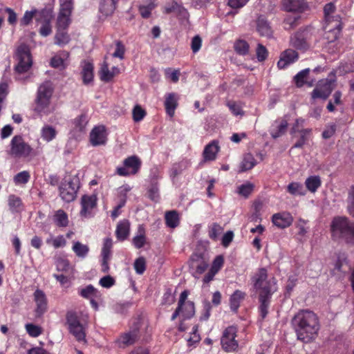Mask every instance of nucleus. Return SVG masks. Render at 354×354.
Returning <instances> with one entry per match:
<instances>
[{"label": "nucleus", "mask_w": 354, "mask_h": 354, "mask_svg": "<svg viewBox=\"0 0 354 354\" xmlns=\"http://www.w3.org/2000/svg\"><path fill=\"white\" fill-rule=\"evenodd\" d=\"M292 324L297 339L305 343L316 338L320 327L317 316L310 310L299 312L294 317Z\"/></svg>", "instance_id": "obj_1"}, {"label": "nucleus", "mask_w": 354, "mask_h": 354, "mask_svg": "<svg viewBox=\"0 0 354 354\" xmlns=\"http://www.w3.org/2000/svg\"><path fill=\"white\" fill-rule=\"evenodd\" d=\"M331 233L334 239H342L354 245V222L345 216L334 218L331 223Z\"/></svg>", "instance_id": "obj_2"}, {"label": "nucleus", "mask_w": 354, "mask_h": 354, "mask_svg": "<svg viewBox=\"0 0 354 354\" xmlns=\"http://www.w3.org/2000/svg\"><path fill=\"white\" fill-rule=\"evenodd\" d=\"M252 284L259 295H273L277 290V280L274 277L268 278V270L265 268H259L251 277Z\"/></svg>", "instance_id": "obj_3"}, {"label": "nucleus", "mask_w": 354, "mask_h": 354, "mask_svg": "<svg viewBox=\"0 0 354 354\" xmlns=\"http://www.w3.org/2000/svg\"><path fill=\"white\" fill-rule=\"evenodd\" d=\"M16 59L17 64L15 67L17 74L15 80L25 83L28 81L29 76H24L23 74L26 73L32 65L30 48L27 45L22 44L18 46L16 51Z\"/></svg>", "instance_id": "obj_4"}, {"label": "nucleus", "mask_w": 354, "mask_h": 354, "mask_svg": "<svg viewBox=\"0 0 354 354\" xmlns=\"http://www.w3.org/2000/svg\"><path fill=\"white\" fill-rule=\"evenodd\" d=\"M66 319L70 333L75 337L77 341L85 342V328L80 323L77 313L73 310L68 311L66 313Z\"/></svg>", "instance_id": "obj_5"}, {"label": "nucleus", "mask_w": 354, "mask_h": 354, "mask_svg": "<svg viewBox=\"0 0 354 354\" xmlns=\"http://www.w3.org/2000/svg\"><path fill=\"white\" fill-rule=\"evenodd\" d=\"M79 188V178L76 176L73 177L68 181L62 182L59 187V196L64 202H72L76 198Z\"/></svg>", "instance_id": "obj_6"}, {"label": "nucleus", "mask_w": 354, "mask_h": 354, "mask_svg": "<svg viewBox=\"0 0 354 354\" xmlns=\"http://www.w3.org/2000/svg\"><path fill=\"white\" fill-rule=\"evenodd\" d=\"M10 156L14 158H26L30 155L32 149L24 142L22 136H15L10 141Z\"/></svg>", "instance_id": "obj_7"}, {"label": "nucleus", "mask_w": 354, "mask_h": 354, "mask_svg": "<svg viewBox=\"0 0 354 354\" xmlns=\"http://www.w3.org/2000/svg\"><path fill=\"white\" fill-rule=\"evenodd\" d=\"M141 160L137 156H131L125 158L122 166L116 168L115 173L120 176H128L136 174L141 167Z\"/></svg>", "instance_id": "obj_8"}, {"label": "nucleus", "mask_w": 354, "mask_h": 354, "mask_svg": "<svg viewBox=\"0 0 354 354\" xmlns=\"http://www.w3.org/2000/svg\"><path fill=\"white\" fill-rule=\"evenodd\" d=\"M60 9L57 19V29L66 30L71 24V15L73 8V0H59Z\"/></svg>", "instance_id": "obj_9"}, {"label": "nucleus", "mask_w": 354, "mask_h": 354, "mask_svg": "<svg viewBox=\"0 0 354 354\" xmlns=\"http://www.w3.org/2000/svg\"><path fill=\"white\" fill-rule=\"evenodd\" d=\"M236 334L237 328L234 326H230L224 330L221 339V344L224 351L233 352L238 348L239 343L236 339Z\"/></svg>", "instance_id": "obj_10"}, {"label": "nucleus", "mask_w": 354, "mask_h": 354, "mask_svg": "<svg viewBox=\"0 0 354 354\" xmlns=\"http://www.w3.org/2000/svg\"><path fill=\"white\" fill-rule=\"evenodd\" d=\"M311 34L308 28L300 30L292 35L290 38V45L300 50H306L309 48V40Z\"/></svg>", "instance_id": "obj_11"}, {"label": "nucleus", "mask_w": 354, "mask_h": 354, "mask_svg": "<svg viewBox=\"0 0 354 354\" xmlns=\"http://www.w3.org/2000/svg\"><path fill=\"white\" fill-rule=\"evenodd\" d=\"M97 197L96 194L83 195L81 198V210L80 212L82 218H90L95 215V209L97 207Z\"/></svg>", "instance_id": "obj_12"}, {"label": "nucleus", "mask_w": 354, "mask_h": 354, "mask_svg": "<svg viewBox=\"0 0 354 354\" xmlns=\"http://www.w3.org/2000/svg\"><path fill=\"white\" fill-rule=\"evenodd\" d=\"M335 10V6L333 3H328L326 4L324 8L326 21L328 22V24H331L333 21H335L334 28L329 30V33H332L333 35L332 40L337 39L339 37V35L342 28V23L339 21L340 17L339 15H337L335 17L330 16V15L333 13Z\"/></svg>", "instance_id": "obj_13"}, {"label": "nucleus", "mask_w": 354, "mask_h": 354, "mask_svg": "<svg viewBox=\"0 0 354 354\" xmlns=\"http://www.w3.org/2000/svg\"><path fill=\"white\" fill-rule=\"evenodd\" d=\"M33 299L35 303V316L41 317L48 310L47 297L42 290L37 289L33 293Z\"/></svg>", "instance_id": "obj_14"}, {"label": "nucleus", "mask_w": 354, "mask_h": 354, "mask_svg": "<svg viewBox=\"0 0 354 354\" xmlns=\"http://www.w3.org/2000/svg\"><path fill=\"white\" fill-rule=\"evenodd\" d=\"M88 118L86 114H81L75 118L71 122L72 128L70 131L71 137L77 140L85 133L88 123Z\"/></svg>", "instance_id": "obj_15"}, {"label": "nucleus", "mask_w": 354, "mask_h": 354, "mask_svg": "<svg viewBox=\"0 0 354 354\" xmlns=\"http://www.w3.org/2000/svg\"><path fill=\"white\" fill-rule=\"evenodd\" d=\"M107 141V133L104 126L95 127L90 133V142L92 146L104 145Z\"/></svg>", "instance_id": "obj_16"}, {"label": "nucleus", "mask_w": 354, "mask_h": 354, "mask_svg": "<svg viewBox=\"0 0 354 354\" xmlns=\"http://www.w3.org/2000/svg\"><path fill=\"white\" fill-rule=\"evenodd\" d=\"M332 91L333 82L326 80L319 83L313 91L311 95L313 99L326 100L330 95Z\"/></svg>", "instance_id": "obj_17"}, {"label": "nucleus", "mask_w": 354, "mask_h": 354, "mask_svg": "<svg viewBox=\"0 0 354 354\" xmlns=\"http://www.w3.org/2000/svg\"><path fill=\"white\" fill-rule=\"evenodd\" d=\"M283 10L288 12L301 13L308 9L306 0H283Z\"/></svg>", "instance_id": "obj_18"}, {"label": "nucleus", "mask_w": 354, "mask_h": 354, "mask_svg": "<svg viewBox=\"0 0 354 354\" xmlns=\"http://www.w3.org/2000/svg\"><path fill=\"white\" fill-rule=\"evenodd\" d=\"M272 222L278 228L285 229L292 225L293 217L288 212H281L272 215Z\"/></svg>", "instance_id": "obj_19"}, {"label": "nucleus", "mask_w": 354, "mask_h": 354, "mask_svg": "<svg viewBox=\"0 0 354 354\" xmlns=\"http://www.w3.org/2000/svg\"><path fill=\"white\" fill-rule=\"evenodd\" d=\"M299 59V54L293 49H286L281 53L280 59L277 62V66L280 69H283L289 65L295 63Z\"/></svg>", "instance_id": "obj_20"}, {"label": "nucleus", "mask_w": 354, "mask_h": 354, "mask_svg": "<svg viewBox=\"0 0 354 354\" xmlns=\"http://www.w3.org/2000/svg\"><path fill=\"white\" fill-rule=\"evenodd\" d=\"M139 335V330L138 328L130 330L129 331L122 334L116 342L119 347L124 348L127 346L132 345L138 339Z\"/></svg>", "instance_id": "obj_21"}, {"label": "nucleus", "mask_w": 354, "mask_h": 354, "mask_svg": "<svg viewBox=\"0 0 354 354\" xmlns=\"http://www.w3.org/2000/svg\"><path fill=\"white\" fill-rule=\"evenodd\" d=\"M34 111L40 115H48L53 109L50 107V99L36 96Z\"/></svg>", "instance_id": "obj_22"}, {"label": "nucleus", "mask_w": 354, "mask_h": 354, "mask_svg": "<svg viewBox=\"0 0 354 354\" xmlns=\"http://www.w3.org/2000/svg\"><path fill=\"white\" fill-rule=\"evenodd\" d=\"M191 166V162L187 159H183L178 162L172 165L169 171V177L174 184L176 178L178 176L180 175L184 171L187 169Z\"/></svg>", "instance_id": "obj_23"}, {"label": "nucleus", "mask_w": 354, "mask_h": 354, "mask_svg": "<svg viewBox=\"0 0 354 354\" xmlns=\"http://www.w3.org/2000/svg\"><path fill=\"white\" fill-rule=\"evenodd\" d=\"M178 95L175 93H169L165 95V108L166 113L172 118L175 110L178 106Z\"/></svg>", "instance_id": "obj_24"}, {"label": "nucleus", "mask_w": 354, "mask_h": 354, "mask_svg": "<svg viewBox=\"0 0 354 354\" xmlns=\"http://www.w3.org/2000/svg\"><path fill=\"white\" fill-rule=\"evenodd\" d=\"M245 292L236 290L230 297V310L234 313H237L241 303L245 298Z\"/></svg>", "instance_id": "obj_25"}, {"label": "nucleus", "mask_w": 354, "mask_h": 354, "mask_svg": "<svg viewBox=\"0 0 354 354\" xmlns=\"http://www.w3.org/2000/svg\"><path fill=\"white\" fill-rule=\"evenodd\" d=\"M130 223L128 220H123L118 223L115 230L117 239L123 241L127 239L129 235Z\"/></svg>", "instance_id": "obj_26"}, {"label": "nucleus", "mask_w": 354, "mask_h": 354, "mask_svg": "<svg viewBox=\"0 0 354 354\" xmlns=\"http://www.w3.org/2000/svg\"><path fill=\"white\" fill-rule=\"evenodd\" d=\"M272 295H259V316L261 319L263 320L268 313V308L270 304V301Z\"/></svg>", "instance_id": "obj_27"}, {"label": "nucleus", "mask_w": 354, "mask_h": 354, "mask_svg": "<svg viewBox=\"0 0 354 354\" xmlns=\"http://www.w3.org/2000/svg\"><path fill=\"white\" fill-rule=\"evenodd\" d=\"M257 29L261 36L266 37H270L272 36V30L270 26V23L263 16L258 17L257 21Z\"/></svg>", "instance_id": "obj_28"}, {"label": "nucleus", "mask_w": 354, "mask_h": 354, "mask_svg": "<svg viewBox=\"0 0 354 354\" xmlns=\"http://www.w3.org/2000/svg\"><path fill=\"white\" fill-rule=\"evenodd\" d=\"M219 151L218 142L216 140L212 141L205 146L203 151V158L205 161H212L216 159V154Z\"/></svg>", "instance_id": "obj_29"}, {"label": "nucleus", "mask_w": 354, "mask_h": 354, "mask_svg": "<svg viewBox=\"0 0 354 354\" xmlns=\"http://www.w3.org/2000/svg\"><path fill=\"white\" fill-rule=\"evenodd\" d=\"M119 0H101L99 10L104 16L111 15L116 8V4Z\"/></svg>", "instance_id": "obj_30"}, {"label": "nucleus", "mask_w": 354, "mask_h": 354, "mask_svg": "<svg viewBox=\"0 0 354 354\" xmlns=\"http://www.w3.org/2000/svg\"><path fill=\"white\" fill-rule=\"evenodd\" d=\"M288 128V122L286 120L281 122L275 121L270 131V133L274 139L278 138L283 136Z\"/></svg>", "instance_id": "obj_31"}, {"label": "nucleus", "mask_w": 354, "mask_h": 354, "mask_svg": "<svg viewBox=\"0 0 354 354\" xmlns=\"http://www.w3.org/2000/svg\"><path fill=\"white\" fill-rule=\"evenodd\" d=\"M53 221L58 227H66L69 223L68 214L62 209L55 212Z\"/></svg>", "instance_id": "obj_32"}, {"label": "nucleus", "mask_w": 354, "mask_h": 354, "mask_svg": "<svg viewBox=\"0 0 354 354\" xmlns=\"http://www.w3.org/2000/svg\"><path fill=\"white\" fill-rule=\"evenodd\" d=\"M53 91V83L50 81H46L38 87L36 96L51 100Z\"/></svg>", "instance_id": "obj_33"}, {"label": "nucleus", "mask_w": 354, "mask_h": 354, "mask_svg": "<svg viewBox=\"0 0 354 354\" xmlns=\"http://www.w3.org/2000/svg\"><path fill=\"white\" fill-rule=\"evenodd\" d=\"M8 205L11 212H21L24 209V205L20 197L10 194L8 196Z\"/></svg>", "instance_id": "obj_34"}, {"label": "nucleus", "mask_w": 354, "mask_h": 354, "mask_svg": "<svg viewBox=\"0 0 354 354\" xmlns=\"http://www.w3.org/2000/svg\"><path fill=\"white\" fill-rule=\"evenodd\" d=\"M84 84H89L93 80V65L89 62H84L82 71Z\"/></svg>", "instance_id": "obj_35"}, {"label": "nucleus", "mask_w": 354, "mask_h": 354, "mask_svg": "<svg viewBox=\"0 0 354 354\" xmlns=\"http://www.w3.org/2000/svg\"><path fill=\"white\" fill-rule=\"evenodd\" d=\"M165 223L168 227L175 228L180 223V216L177 211H168L165 215Z\"/></svg>", "instance_id": "obj_36"}, {"label": "nucleus", "mask_w": 354, "mask_h": 354, "mask_svg": "<svg viewBox=\"0 0 354 354\" xmlns=\"http://www.w3.org/2000/svg\"><path fill=\"white\" fill-rule=\"evenodd\" d=\"M132 243L137 249H140L145 245V230L142 225H139L137 234L132 239Z\"/></svg>", "instance_id": "obj_37"}, {"label": "nucleus", "mask_w": 354, "mask_h": 354, "mask_svg": "<svg viewBox=\"0 0 354 354\" xmlns=\"http://www.w3.org/2000/svg\"><path fill=\"white\" fill-rule=\"evenodd\" d=\"M305 185L309 192L315 193L322 185L321 178L319 176H310L306 179Z\"/></svg>", "instance_id": "obj_38"}, {"label": "nucleus", "mask_w": 354, "mask_h": 354, "mask_svg": "<svg viewBox=\"0 0 354 354\" xmlns=\"http://www.w3.org/2000/svg\"><path fill=\"white\" fill-rule=\"evenodd\" d=\"M257 164L256 160L251 153H246L240 164V172H243L252 169Z\"/></svg>", "instance_id": "obj_39"}, {"label": "nucleus", "mask_w": 354, "mask_h": 354, "mask_svg": "<svg viewBox=\"0 0 354 354\" xmlns=\"http://www.w3.org/2000/svg\"><path fill=\"white\" fill-rule=\"evenodd\" d=\"M72 250L76 256L81 259L86 258L89 252L88 246L80 241H73Z\"/></svg>", "instance_id": "obj_40"}, {"label": "nucleus", "mask_w": 354, "mask_h": 354, "mask_svg": "<svg viewBox=\"0 0 354 354\" xmlns=\"http://www.w3.org/2000/svg\"><path fill=\"white\" fill-rule=\"evenodd\" d=\"M56 135L57 131L55 129L50 125H44L41 129V137L47 142H49L55 138Z\"/></svg>", "instance_id": "obj_41"}, {"label": "nucleus", "mask_w": 354, "mask_h": 354, "mask_svg": "<svg viewBox=\"0 0 354 354\" xmlns=\"http://www.w3.org/2000/svg\"><path fill=\"white\" fill-rule=\"evenodd\" d=\"M287 192L293 196H304L306 192L302 184L297 182H292L287 186Z\"/></svg>", "instance_id": "obj_42"}, {"label": "nucleus", "mask_w": 354, "mask_h": 354, "mask_svg": "<svg viewBox=\"0 0 354 354\" xmlns=\"http://www.w3.org/2000/svg\"><path fill=\"white\" fill-rule=\"evenodd\" d=\"M36 15V20L41 23L51 22L53 18V11L47 8H44L40 10H37Z\"/></svg>", "instance_id": "obj_43"}, {"label": "nucleus", "mask_w": 354, "mask_h": 354, "mask_svg": "<svg viewBox=\"0 0 354 354\" xmlns=\"http://www.w3.org/2000/svg\"><path fill=\"white\" fill-rule=\"evenodd\" d=\"M55 44L58 46H64L70 41V37L66 30L57 29L55 36Z\"/></svg>", "instance_id": "obj_44"}, {"label": "nucleus", "mask_w": 354, "mask_h": 354, "mask_svg": "<svg viewBox=\"0 0 354 354\" xmlns=\"http://www.w3.org/2000/svg\"><path fill=\"white\" fill-rule=\"evenodd\" d=\"M249 1L250 0H227V5L234 10L227 12V15H236L238 12V10L244 7Z\"/></svg>", "instance_id": "obj_45"}, {"label": "nucleus", "mask_w": 354, "mask_h": 354, "mask_svg": "<svg viewBox=\"0 0 354 354\" xmlns=\"http://www.w3.org/2000/svg\"><path fill=\"white\" fill-rule=\"evenodd\" d=\"M79 294L84 298L90 299L92 297H97L98 290L93 285L89 284L85 288L80 289Z\"/></svg>", "instance_id": "obj_46"}, {"label": "nucleus", "mask_w": 354, "mask_h": 354, "mask_svg": "<svg viewBox=\"0 0 354 354\" xmlns=\"http://www.w3.org/2000/svg\"><path fill=\"white\" fill-rule=\"evenodd\" d=\"M100 77L102 81L105 82H110L114 77L113 73L109 68L106 62H104L99 71Z\"/></svg>", "instance_id": "obj_47"}, {"label": "nucleus", "mask_w": 354, "mask_h": 354, "mask_svg": "<svg viewBox=\"0 0 354 354\" xmlns=\"http://www.w3.org/2000/svg\"><path fill=\"white\" fill-rule=\"evenodd\" d=\"M155 1L156 0H150L147 4H142L140 6L139 11L143 18L147 19L150 17L151 11L156 6Z\"/></svg>", "instance_id": "obj_48"}, {"label": "nucleus", "mask_w": 354, "mask_h": 354, "mask_svg": "<svg viewBox=\"0 0 354 354\" xmlns=\"http://www.w3.org/2000/svg\"><path fill=\"white\" fill-rule=\"evenodd\" d=\"M37 13V8H32L31 10L25 11L23 17L19 20L20 26L24 27L30 25Z\"/></svg>", "instance_id": "obj_49"}, {"label": "nucleus", "mask_w": 354, "mask_h": 354, "mask_svg": "<svg viewBox=\"0 0 354 354\" xmlns=\"http://www.w3.org/2000/svg\"><path fill=\"white\" fill-rule=\"evenodd\" d=\"M182 316L184 319L192 317L195 313L194 304L192 301H187L182 308Z\"/></svg>", "instance_id": "obj_50"}, {"label": "nucleus", "mask_w": 354, "mask_h": 354, "mask_svg": "<svg viewBox=\"0 0 354 354\" xmlns=\"http://www.w3.org/2000/svg\"><path fill=\"white\" fill-rule=\"evenodd\" d=\"M234 47L235 51L239 55H245L249 52V48H250L249 44H248L247 41L242 40V39H239V40L236 41L234 43Z\"/></svg>", "instance_id": "obj_51"}, {"label": "nucleus", "mask_w": 354, "mask_h": 354, "mask_svg": "<svg viewBox=\"0 0 354 354\" xmlns=\"http://www.w3.org/2000/svg\"><path fill=\"white\" fill-rule=\"evenodd\" d=\"M254 187V185L252 183H251L250 182H247V183L242 184L238 187L237 193L239 195H241V196H244L245 198H247L253 192Z\"/></svg>", "instance_id": "obj_52"}, {"label": "nucleus", "mask_w": 354, "mask_h": 354, "mask_svg": "<svg viewBox=\"0 0 354 354\" xmlns=\"http://www.w3.org/2000/svg\"><path fill=\"white\" fill-rule=\"evenodd\" d=\"M25 328L27 333L32 337H37L42 333V328L34 324H26Z\"/></svg>", "instance_id": "obj_53"}, {"label": "nucleus", "mask_w": 354, "mask_h": 354, "mask_svg": "<svg viewBox=\"0 0 354 354\" xmlns=\"http://www.w3.org/2000/svg\"><path fill=\"white\" fill-rule=\"evenodd\" d=\"M222 232L223 227L216 223H214L209 226L208 235L212 240H216Z\"/></svg>", "instance_id": "obj_54"}, {"label": "nucleus", "mask_w": 354, "mask_h": 354, "mask_svg": "<svg viewBox=\"0 0 354 354\" xmlns=\"http://www.w3.org/2000/svg\"><path fill=\"white\" fill-rule=\"evenodd\" d=\"M149 198L155 202H158L160 198L159 187L158 183H152L148 189Z\"/></svg>", "instance_id": "obj_55"}, {"label": "nucleus", "mask_w": 354, "mask_h": 354, "mask_svg": "<svg viewBox=\"0 0 354 354\" xmlns=\"http://www.w3.org/2000/svg\"><path fill=\"white\" fill-rule=\"evenodd\" d=\"M347 203L348 212L354 218V185H352L348 190Z\"/></svg>", "instance_id": "obj_56"}, {"label": "nucleus", "mask_w": 354, "mask_h": 354, "mask_svg": "<svg viewBox=\"0 0 354 354\" xmlns=\"http://www.w3.org/2000/svg\"><path fill=\"white\" fill-rule=\"evenodd\" d=\"M63 57L60 55L54 56L50 60V65L53 68H61L64 67L65 59L68 57V53L66 52H64L62 53Z\"/></svg>", "instance_id": "obj_57"}, {"label": "nucleus", "mask_w": 354, "mask_h": 354, "mask_svg": "<svg viewBox=\"0 0 354 354\" xmlns=\"http://www.w3.org/2000/svg\"><path fill=\"white\" fill-rule=\"evenodd\" d=\"M310 69L309 68H305L304 70H301L299 71L295 77L294 80L295 82L296 85L298 87L302 86L305 83V80L307 77L308 75L309 74Z\"/></svg>", "instance_id": "obj_58"}, {"label": "nucleus", "mask_w": 354, "mask_h": 354, "mask_svg": "<svg viewBox=\"0 0 354 354\" xmlns=\"http://www.w3.org/2000/svg\"><path fill=\"white\" fill-rule=\"evenodd\" d=\"M133 120L138 122L144 119L146 115V111L138 104L136 105L132 111Z\"/></svg>", "instance_id": "obj_59"}, {"label": "nucleus", "mask_w": 354, "mask_h": 354, "mask_svg": "<svg viewBox=\"0 0 354 354\" xmlns=\"http://www.w3.org/2000/svg\"><path fill=\"white\" fill-rule=\"evenodd\" d=\"M136 272L138 274H142L146 270V261L143 257L136 259L133 263Z\"/></svg>", "instance_id": "obj_60"}, {"label": "nucleus", "mask_w": 354, "mask_h": 354, "mask_svg": "<svg viewBox=\"0 0 354 354\" xmlns=\"http://www.w3.org/2000/svg\"><path fill=\"white\" fill-rule=\"evenodd\" d=\"M30 176L28 171H23L17 174L14 177V182L16 185L26 184L30 180Z\"/></svg>", "instance_id": "obj_61"}, {"label": "nucleus", "mask_w": 354, "mask_h": 354, "mask_svg": "<svg viewBox=\"0 0 354 354\" xmlns=\"http://www.w3.org/2000/svg\"><path fill=\"white\" fill-rule=\"evenodd\" d=\"M257 58L259 62H263L268 57V50L261 44H258L256 50Z\"/></svg>", "instance_id": "obj_62"}, {"label": "nucleus", "mask_w": 354, "mask_h": 354, "mask_svg": "<svg viewBox=\"0 0 354 354\" xmlns=\"http://www.w3.org/2000/svg\"><path fill=\"white\" fill-rule=\"evenodd\" d=\"M124 53H125V48H124V44L120 41H115V50L112 55L113 57L119 58L120 59H123L124 56Z\"/></svg>", "instance_id": "obj_63"}, {"label": "nucleus", "mask_w": 354, "mask_h": 354, "mask_svg": "<svg viewBox=\"0 0 354 354\" xmlns=\"http://www.w3.org/2000/svg\"><path fill=\"white\" fill-rule=\"evenodd\" d=\"M202 39L199 35H195L191 41V49L194 54L197 53L201 48Z\"/></svg>", "instance_id": "obj_64"}]
</instances>
